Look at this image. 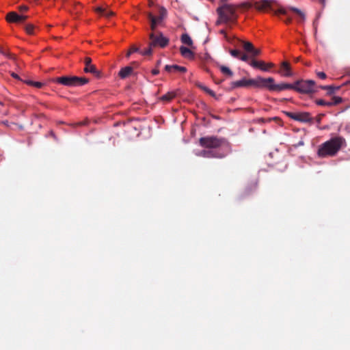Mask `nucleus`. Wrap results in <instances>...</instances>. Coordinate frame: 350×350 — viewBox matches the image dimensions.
Here are the masks:
<instances>
[{"label": "nucleus", "mask_w": 350, "mask_h": 350, "mask_svg": "<svg viewBox=\"0 0 350 350\" xmlns=\"http://www.w3.org/2000/svg\"><path fill=\"white\" fill-rule=\"evenodd\" d=\"M156 19H157V25H158L159 23H160L162 21H160V20H159V16L156 17Z\"/></svg>", "instance_id": "3c124183"}, {"label": "nucleus", "mask_w": 350, "mask_h": 350, "mask_svg": "<svg viewBox=\"0 0 350 350\" xmlns=\"http://www.w3.org/2000/svg\"><path fill=\"white\" fill-rule=\"evenodd\" d=\"M226 0H221V2L224 3V2H226Z\"/></svg>", "instance_id": "5fc2aeb1"}, {"label": "nucleus", "mask_w": 350, "mask_h": 350, "mask_svg": "<svg viewBox=\"0 0 350 350\" xmlns=\"http://www.w3.org/2000/svg\"><path fill=\"white\" fill-rule=\"evenodd\" d=\"M275 14H284V15H286V10L284 9V8H280L278 9L277 11L275 12Z\"/></svg>", "instance_id": "4c0bfd02"}, {"label": "nucleus", "mask_w": 350, "mask_h": 350, "mask_svg": "<svg viewBox=\"0 0 350 350\" xmlns=\"http://www.w3.org/2000/svg\"><path fill=\"white\" fill-rule=\"evenodd\" d=\"M96 11L100 14L101 15H103L104 13L105 12V9L101 8V7H98L96 9Z\"/></svg>", "instance_id": "a19ab883"}, {"label": "nucleus", "mask_w": 350, "mask_h": 350, "mask_svg": "<svg viewBox=\"0 0 350 350\" xmlns=\"http://www.w3.org/2000/svg\"><path fill=\"white\" fill-rule=\"evenodd\" d=\"M199 144L202 147L208 149H215L222 146L230 148V144L226 139L217 136L202 137L200 138Z\"/></svg>", "instance_id": "f03ea898"}, {"label": "nucleus", "mask_w": 350, "mask_h": 350, "mask_svg": "<svg viewBox=\"0 0 350 350\" xmlns=\"http://www.w3.org/2000/svg\"><path fill=\"white\" fill-rule=\"evenodd\" d=\"M179 90H176L174 91H170L159 97V100L167 103H170L172 99H174L178 94Z\"/></svg>", "instance_id": "2eb2a0df"}, {"label": "nucleus", "mask_w": 350, "mask_h": 350, "mask_svg": "<svg viewBox=\"0 0 350 350\" xmlns=\"http://www.w3.org/2000/svg\"><path fill=\"white\" fill-rule=\"evenodd\" d=\"M159 73V70H157V69H153V70H152V74L153 75H157Z\"/></svg>", "instance_id": "de8ad7c7"}, {"label": "nucleus", "mask_w": 350, "mask_h": 350, "mask_svg": "<svg viewBox=\"0 0 350 350\" xmlns=\"http://www.w3.org/2000/svg\"><path fill=\"white\" fill-rule=\"evenodd\" d=\"M197 86L200 88L202 90L204 91L206 93L208 94L210 96L213 97H215L216 95L215 92L209 89L208 88L206 87L205 85H202V83H198Z\"/></svg>", "instance_id": "393cba45"}, {"label": "nucleus", "mask_w": 350, "mask_h": 350, "mask_svg": "<svg viewBox=\"0 0 350 350\" xmlns=\"http://www.w3.org/2000/svg\"><path fill=\"white\" fill-rule=\"evenodd\" d=\"M167 14V11L164 8H161L159 10V20L162 21Z\"/></svg>", "instance_id": "f704fd0d"}, {"label": "nucleus", "mask_w": 350, "mask_h": 350, "mask_svg": "<svg viewBox=\"0 0 350 350\" xmlns=\"http://www.w3.org/2000/svg\"><path fill=\"white\" fill-rule=\"evenodd\" d=\"M236 8L231 4H224L217 9V14L222 22L227 23L236 19Z\"/></svg>", "instance_id": "7ed1b4c3"}, {"label": "nucleus", "mask_w": 350, "mask_h": 350, "mask_svg": "<svg viewBox=\"0 0 350 350\" xmlns=\"http://www.w3.org/2000/svg\"><path fill=\"white\" fill-rule=\"evenodd\" d=\"M200 155L206 158L215 157L222 159L226 156V153H222L215 150H202Z\"/></svg>", "instance_id": "4468645a"}, {"label": "nucleus", "mask_w": 350, "mask_h": 350, "mask_svg": "<svg viewBox=\"0 0 350 350\" xmlns=\"http://www.w3.org/2000/svg\"><path fill=\"white\" fill-rule=\"evenodd\" d=\"M0 53L5 56L11 57V55L9 53L3 51V49H0Z\"/></svg>", "instance_id": "37998d69"}, {"label": "nucleus", "mask_w": 350, "mask_h": 350, "mask_svg": "<svg viewBox=\"0 0 350 350\" xmlns=\"http://www.w3.org/2000/svg\"><path fill=\"white\" fill-rule=\"evenodd\" d=\"M293 85L291 83H281L275 84V81L271 83L270 86V91L271 92H281L285 90H293Z\"/></svg>", "instance_id": "ddd939ff"}, {"label": "nucleus", "mask_w": 350, "mask_h": 350, "mask_svg": "<svg viewBox=\"0 0 350 350\" xmlns=\"http://www.w3.org/2000/svg\"><path fill=\"white\" fill-rule=\"evenodd\" d=\"M242 5L245 8H250L252 7H254V3H249V2H245L242 4Z\"/></svg>", "instance_id": "79ce46f5"}, {"label": "nucleus", "mask_w": 350, "mask_h": 350, "mask_svg": "<svg viewBox=\"0 0 350 350\" xmlns=\"http://www.w3.org/2000/svg\"><path fill=\"white\" fill-rule=\"evenodd\" d=\"M28 10V7L26 5H21L19 7V10L21 12L27 11Z\"/></svg>", "instance_id": "a18cd8bd"}, {"label": "nucleus", "mask_w": 350, "mask_h": 350, "mask_svg": "<svg viewBox=\"0 0 350 350\" xmlns=\"http://www.w3.org/2000/svg\"><path fill=\"white\" fill-rule=\"evenodd\" d=\"M275 81L273 77L263 78L261 77H257L255 79H252V86L258 88H267L270 91V86L271 83Z\"/></svg>", "instance_id": "6e6552de"}, {"label": "nucleus", "mask_w": 350, "mask_h": 350, "mask_svg": "<svg viewBox=\"0 0 350 350\" xmlns=\"http://www.w3.org/2000/svg\"><path fill=\"white\" fill-rule=\"evenodd\" d=\"M293 90L301 94L314 92L315 81L313 80H297L293 84Z\"/></svg>", "instance_id": "39448f33"}, {"label": "nucleus", "mask_w": 350, "mask_h": 350, "mask_svg": "<svg viewBox=\"0 0 350 350\" xmlns=\"http://www.w3.org/2000/svg\"><path fill=\"white\" fill-rule=\"evenodd\" d=\"M85 72H90L94 75L98 77L100 75L99 71L96 69V66L92 64V59L89 57H86L84 59Z\"/></svg>", "instance_id": "9b49d317"}, {"label": "nucleus", "mask_w": 350, "mask_h": 350, "mask_svg": "<svg viewBox=\"0 0 350 350\" xmlns=\"http://www.w3.org/2000/svg\"><path fill=\"white\" fill-rule=\"evenodd\" d=\"M320 121H321V118H318L317 122H320Z\"/></svg>", "instance_id": "603ef678"}, {"label": "nucleus", "mask_w": 350, "mask_h": 350, "mask_svg": "<svg viewBox=\"0 0 350 350\" xmlns=\"http://www.w3.org/2000/svg\"><path fill=\"white\" fill-rule=\"evenodd\" d=\"M252 86V79L243 78L241 80L230 83V89L234 90L239 88H247Z\"/></svg>", "instance_id": "9d476101"}, {"label": "nucleus", "mask_w": 350, "mask_h": 350, "mask_svg": "<svg viewBox=\"0 0 350 350\" xmlns=\"http://www.w3.org/2000/svg\"><path fill=\"white\" fill-rule=\"evenodd\" d=\"M243 49L247 52H249V53H251V51H253V49H254V45L250 42L243 41Z\"/></svg>", "instance_id": "cd10ccee"}, {"label": "nucleus", "mask_w": 350, "mask_h": 350, "mask_svg": "<svg viewBox=\"0 0 350 350\" xmlns=\"http://www.w3.org/2000/svg\"><path fill=\"white\" fill-rule=\"evenodd\" d=\"M275 2V0H260L254 2V7L258 11H265L271 10L272 3Z\"/></svg>", "instance_id": "1a4fd4ad"}, {"label": "nucleus", "mask_w": 350, "mask_h": 350, "mask_svg": "<svg viewBox=\"0 0 350 350\" xmlns=\"http://www.w3.org/2000/svg\"><path fill=\"white\" fill-rule=\"evenodd\" d=\"M12 76L14 78H15V79H18V78H19L18 75L17 74L14 73V72H12Z\"/></svg>", "instance_id": "8fccbe9b"}, {"label": "nucleus", "mask_w": 350, "mask_h": 350, "mask_svg": "<svg viewBox=\"0 0 350 350\" xmlns=\"http://www.w3.org/2000/svg\"><path fill=\"white\" fill-rule=\"evenodd\" d=\"M112 15H113V12L107 11L106 10H105V12L103 14V16H106L107 17H110Z\"/></svg>", "instance_id": "49530a36"}, {"label": "nucleus", "mask_w": 350, "mask_h": 350, "mask_svg": "<svg viewBox=\"0 0 350 350\" xmlns=\"http://www.w3.org/2000/svg\"><path fill=\"white\" fill-rule=\"evenodd\" d=\"M217 66L223 75L230 78L233 76V72L228 67L219 64Z\"/></svg>", "instance_id": "412c9836"}, {"label": "nucleus", "mask_w": 350, "mask_h": 350, "mask_svg": "<svg viewBox=\"0 0 350 350\" xmlns=\"http://www.w3.org/2000/svg\"><path fill=\"white\" fill-rule=\"evenodd\" d=\"M342 98L340 96H334L332 98V101L330 102V103L332 104V106H334V105H337L338 104H340V103H342Z\"/></svg>", "instance_id": "7c9ffc66"}, {"label": "nucleus", "mask_w": 350, "mask_h": 350, "mask_svg": "<svg viewBox=\"0 0 350 350\" xmlns=\"http://www.w3.org/2000/svg\"><path fill=\"white\" fill-rule=\"evenodd\" d=\"M55 81L66 86L76 87L81 86L87 83L88 79L85 77H79L76 76H63L57 77Z\"/></svg>", "instance_id": "20e7f679"}, {"label": "nucleus", "mask_w": 350, "mask_h": 350, "mask_svg": "<svg viewBox=\"0 0 350 350\" xmlns=\"http://www.w3.org/2000/svg\"><path fill=\"white\" fill-rule=\"evenodd\" d=\"M25 83L27 84H28V85L34 86V87L37 88H41L44 85V83H42L41 82L33 81H31V80H27V81H25Z\"/></svg>", "instance_id": "c85d7f7f"}, {"label": "nucleus", "mask_w": 350, "mask_h": 350, "mask_svg": "<svg viewBox=\"0 0 350 350\" xmlns=\"http://www.w3.org/2000/svg\"><path fill=\"white\" fill-rule=\"evenodd\" d=\"M284 113L287 117L301 122L306 123L311 122L312 121V118L308 112L293 113L290 111H285Z\"/></svg>", "instance_id": "0eeeda50"}, {"label": "nucleus", "mask_w": 350, "mask_h": 350, "mask_svg": "<svg viewBox=\"0 0 350 350\" xmlns=\"http://www.w3.org/2000/svg\"><path fill=\"white\" fill-rule=\"evenodd\" d=\"M289 10H291V11L294 12L295 13H296L300 18L302 21H304L305 20V14L304 13L300 10L299 9L297 8H295V7H290L289 8Z\"/></svg>", "instance_id": "bb28decb"}, {"label": "nucleus", "mask_w": 350, "mask_h": 350, "mask_svg": "<svg viewBox=\"0 0 350 350\" xmlns=\"http://www.w3.org/2000/svg\"><path fill=\"white\" fill-rule=\"evenodd\" d=\"M20 18H21L20 21H21V23H23L25 20H27L28 16L26 15H20Z\"/></svg>", "instance_id": "c03bdc74"}, {"label": "nucleus", "mask_w": 350, "mask_h": 350, "mask_svg": "<svg viewBox=\"0 0 350 350\" xmlns=\"http://www.w3.org/2000/svg\"><path fill=\"white\" fill-rule=\"evenodd\" d=\"M133 69L131 66H126L124 68H122L119 73L118 75L121 79H125L130 76L131 73L133 72Z\"/></svg>", "instance_id": "aec40b11"}, {"label": "nucleus", "mask_w": 350, "mask_h": 350, "mask_svg": "<svg viewBox=\"0 0 350 350\" xmlns=\"http://www.w3.org/2000/svg\"><path fill=\"white\" fill-rule=\"evenodd\" d=\"M317 75L321 79H325L327 77L326 74L323 72H317Z\"/></svg>", "instance_id": "ea45409f"}, {"label": "nucleus", "mask_w": 350, "mask_h": 350, "mask_svg": "<svg viewBox=\"0 0 350 350\" xmlns=\"http://www.w3.org/2000/svg\"><path fill=\"white\" fill-rule=\"evenodd\" d=\"M291 21H292V18H290V17H288V18L284 21V22H285L286 24H289V23H291Z\"/></svg>", "instance_id": "09e8293b"}, {"label": "nucleus", "mask_w": 350, "mask_h": 350, "mask_svg": "<svg viewBox=\"0 0 350 350\" xmlns=\"http://www.w3.org/2000/svg\"><path fill=\"white\" fill-rule=\"evenodd\" d=\"M273 119L274 120H278V118L277 117H275Z\"/></svg>", "instance_id": "6e6d98bb"}, {"label": "nucleus", "mask_w": 350, "mask_h": 350, "mask_svg": "<svg viewBox=\"0 0 350 350\" xmlns=\"http://www.w3.org/2000/svg\"><path fill=\"white\" fill-rule=\"evenodd\" d=\"M317 105H321V106H326V107H332V104L330 102L325 101L323 99H318L315 101Z\"/></svg>", "instance_id": "c756f323"}, {"label": "nucleus", "mask_w": 350, "mask_h": 350, "mask_svg": "<svg viewBox=\"0 0 350 350\" xmlns=\"http://www.w3.org/2000/svg\"><path fill=\"white\" fill-rule=\"evenodd\" d=\"M150 42V47L160 46L161 48L165 47L169 44V39L164 37L161 33H151L149 36Z\"/></svg>", "instance_id": "423d86ee"}, {"label": "nucleus", "mask_w": 350, "mask_h": 350, "mask_svg": "<svg viewBox=\"0 0 350 350\" xmlns=\"http://www.w3.org/2000/svg\"><path fill=\"white\" fill-rule=\"evenodd\" d=\"M257 187V184L256 183H253L250 185H248L247 187H246L243 191V196L245 197L246 196H248L250 195V193H252V192L253 191H254Z\"/></svg>", "instance_id": "5701e85b"}, {"label": "nucleus", "mask_w": 350, "mask_h": 350, "mask_svg": "<svg viewBox=\"0 0 350 350\" xmlns=\"http://www.w3.org/2000/svg\"><path fill=\"white\" fill-rule=\"evenodd\" d=\"M180 40L183 44L191 46L193 41L191 37L187 33H183L181 36Z\"/></svg>", "instance_id": "4be33fe9"}, {"label": "nucleus", "mask_w": 350, "mask_h": 350, "mask_svg": "<svg viewBox=\"0 0 350 350\" xmlns=\"http://www.w3.org/2000/svg\"><path fill=\"white\" fill-rule=\"evenodd\" d=\"M20 15L15 12H8L5 19L8 23H21Z\"/></svg>", "instance_id": "a211bd4d"}, {"label": "nucleus", "mask_w": 350, "mask_h": 350, "mask_svg": "<svg viewBox=\"0 0 350 350\" xmlns=\"http://www.w3.org/2000/svg\"><path fill=\"white\" fill-rule=\"evenodd\" d=\"M347 146L346 140L341 136H336L319 146L317 155L320 158L332 157Z\"/></svg>", "instance_id": "f257e3e1"}, {"label": "nucleus", "mask_w": 350, "mask_h": 350, "mask_svg": "<svg viewBox=\"0 0 350 350\" xmlns=\"http://www.w3.org/2000/svg\"><path fill=\"white\" fill-rule=\"evenodd\" d=\"M321 1L322 3H324L325 2V0H320Z\"/></svg>", "instance_id": "864d4df0"}, {"label": "nucleus", "mask_w": 350, "mask_h": 350, "mask_svg": "<svg viewBox=\"0 0 350 350\" xmlns=\"http://www.w3.org/2000/svg\"><path fill=\"white\" fill-rule=\"evenodd\" d=\"M34 25L32 24H27L25 26V31L28 34H33Z\"/></svg>", "instance_id": "2f4dec72"}, {"label": "nucleus", "mask_w": 350, "mask_h": 350, "mask_svg": "<svg viewBox=\"0 0 350 350\" xmlns=\"http://www.w3.org/2000/svg\"><path fill=\"white\" fill-rule=\"evenodd\" d=\"M152 53V47H150V45L149 44V46L148 49L144 50V51L141 52L142 55H150Z\"/></svg>", "instance_id": "c9c22d12"}, {"label": "nucleus", "mask_w": 350, "mask_h": 350, "mask_svg": "<svg viewBox=\"0 0 350 350\" xmlns=\"http://www.w3.org/2000/svg\"><path fill=\"white\" fill-rule=\"evenodd\" d=\"M260 53H261V51L260 49H255L254 47L253 51H251L252 56H258L260 54Z\"/></svg>", "instance_id": "e433bc0d"}, {"label": "nucleus", "mask_w": 350, "mask_h": 350, "mask_svg": "<svg viewBox=\"0 0 350 350\" xmlns=\"http://www.w3.org/2000/svg\"><path fill=\"white\" fill-rule=\"evenodd\" d=\"M139 51V48L135 46H132L130 49L129 50V51L127 52L126 56L127 57H129L130 55L133 53H135V52H138Z\"/></svg>", "instance_id": "72a5a7b5"}, {"label": "nucleus", "mask_w": 350, "mask_h": 350, "mask_svg": "<svg viewBox=\"0 0 350 350\" xmlns=\"http://www.w3.org/2000/svg\"><path fill=\"white\" fill-rule=\"evenodd\" d=\"M241 60L243 61V62H247L248 59H249V57L248 55H245V54H240V56H239V58Z\"/></svg>", "instance_id": "58836bf2"}, {"label": "nucleus", "mask_w": 350, "mask_h": 350, "mask_svg": "<svg viewBox=\"0 0 350 350\" xmlns=\"http://www.w3.org/2000/svg\"><path fill=\"white\" fill-rule=\"evenodd\" d=\"M148 17L150 21L152 30H154L157 26L156 17L152 13H148Z\"/></svg>", "instance_id": "a878e982"}, {"label": "nucleus", "mask_w": 350, "mask_h": 350, "mask_svg": "<svg viewBox=\"0 0 350 350\" xmlns=\"http://www.w3.org/2000/svg\"><path fill=\"white\" fill-rule=\"evenodd\" d=\"M165 70L167 72H185L187 68L184 66L178 65H166L165 66Z\"/></svg>", "instance_id": "f3484780"}, {"label": "nucleus", "mask_w": 350, "mask_h": 350, "mask_svg": "<svg viewBox=\"0 0 350 350\" xmlns=\"http://www.w3.org/2000/svg\"><path fill=\"white\" fill-rule=\"evenodd\" d=\"M322 90H328L327 92V94L328 95H332L334 93L335 90H338L340 89V87L338 86V87H334V86H332V85H321L320 87Z\"/></svg>", "instance_id": "b1692460"}, {"label": "nucleus", "mask_w": 350, "mask_h": 350, "mask_svg": "<svg viewBox=\"0 0 350 350\" xmlns=\"http://www.w3.org/2000/svg\"><path fill=\"white\" fill-rule=\"evenodd\" d=\"M230 53L232 57L239 59L241 52H240V51L237 50V49H231V50H230Z\"/></svg>", "instance_id": "473e14b6"}, {"label": "nucleus", "mask_w": 350, "mask_h": 350, "mask_svg": "<svg viewBox=\"0 0 350 350\" xmlns=\"http://www.w3.org/2000/svg\"><path fill=\"white\" fill-rule=\"evenodd\" d=\"M250 66L254 68H259L262 71H267L269 68H273L274 64L273 63L266 64L263 61H257L255 59L252 60L250 62Z\"/></svg>", "instance_id": "f8f14e48"}, {"label": "nucleus", "mask_w": 350, "mask_h": 350, "mask_svg": "<svg viewBox=\"0 0 350 350\" xmlns=\"http://www.w3.org/2000/svg\"><path fill=\"white\" fill-rule=\"evenodd\" d=\"M180 53L183 57L187 59H193L194 58V53L187 47L181 46L180 47Z\"/></svg>", "instance_id": "6ab92c4d"}, {"label": "nucleus", "mask_w": 350, "mask_h": 350, "mask_svg": "<svg viewBox=\"0 0 350 350\" xmlns=\"http://www.w3.org/2000/svg\"><path fill=\"white\" fill-rule=\"evenodd\" d=\"M279 73L284 77H291L293 76V72L291 71V68L290 64L287 62H283L281 64L280 70Z\"/></svg>", "instance_id": "dca6fc26"}]
</instances>
